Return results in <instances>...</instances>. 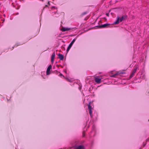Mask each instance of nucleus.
I'll use <instances>...</instances> for the list:
<instances>
[{
	"instance_id": "nucleus-9",
	"label": "nucleus",
	"mask_w": 149,
	"mask_h": 149,
	"mask_svg": "<svg viewBox=\"0 0 149 149\" xmlns=\"http://www.w3.org/2000/svg\"><path fill=\"white\" fill-rule=\"evenodd\" d=\"M108 25V24H103V25H102L101 26H99V27H100V28H101V27H105Z\"/></svg>"
},
{
	"instance_id": "nucleus-4",
	"label": "nucleus",
	"mask_w": 149,
	"mask_h": 149,
	"mask_svg": "<svg viewBox=\"0 0 149 149\" xmlns=\"http://www.w3.org/2000/svg\"><path fill=\"white\" fill-rule=\"evenodd\" d=\"M90 103H89L88 105V108L89 110V112L90 114V115L91 116V114L92 113V107L91 106H90Z\"/></svg>"
},
{
	"instance_id": "nucleus-13",
	"label": "nucleus",
	"mask_w": 149,
	"mask_h": 149,
	"mask_svg": "<svg viewBox=\"0 0 149 149\" xmlns=\"http://www.w3.org/2000/svg\"><path fill=\"white\" fill-rule=\"evenodd\" d=\"M107 16H108V15H108V14H107Z\"/></svg>"
},
{
	"instance_id": "nucleus-5",
	"label": "nucleus",
	"mask_w": 149,
	"mask_h": 149,
	"mask_svg": "<svg viewBox=\"0 0 149 149\" xmlns=\"http://www.w3.org/2000/svg\"><path fill=\"white\" fill-rule=\"evenodd\" d=\"M55 56V53H54L52 54V56H51V61L52 63H53L54 61V58Z\"/></svg>"
},
{
	"instance_id": "nucleus-1",
	"label": "nucleus",
	"mask_w": 149,
	"mask_h": 149,
	"mask_svg": "<svg viewBox=\"0 0 149 149\" xmlns=\"http://www.w3.org/2000/svg\"><path fill=\"white\" fill-rule=\"evenodd\" d=\"M75 39H74L71 42V43L69 44V46H68L67 49V52H68V51L70 50L73 44L74 43V42H75Z\"/></svg>"
},
{
	"instance_id": "nucleus-11",
	"label": "nucleus",
	"mask_w": 149,
	"mask_h": 149,
	"mask_svg": "<svg viewBox=\"0 0 149 149\" xmlns=\"http://www.w3.org/2000/svg\"><path fill=\"white\" fill-rule=\"evenodd\" d=\"M82 148V147L81 146H80L78 147L77 149H81Z\"/></svg>"
},
{
	"instance_id": "nucleus-2",
	"label": "nucleus",
	"mask_w": 149,
	"mask_h": 149,
	"mask_svg": "<svg viewBox=\"0 0 149 149\" xmlns=\"http://www.w3.org/2000/svg\"><path fill=\"white\" fill-rule=\"evenodd\" d=\"M52 68V66L51 65H49L48 67L47 71H46V74L47 75H49L50 73V70Z\"/></svg>"
},
{
	"instance_id": "nucleus-6",
	"label": "nucleus",
	"mask_w": 149,
	"mask_h": 149,
	"mask_svg": "<svg viewBox=\"0 0 149 149\" xmlns=\"http://www.w3.org/2000/svg\"><path fill=\"white\" fill-rule=\"evenodd\" d=\"M102 78H95V81L97 83H100L101 82V79Z\"/></svg>"
},
{
	"instance_id": "nucleus-3",
	"label": "nucleus",
	"mask_w": 149,
	"mask_h": 149,
	"mask_svg": "<svg viewBox=\"0 0 149 149\" xmlns=\"http://www.w3.org/2000/svg\"><path fill=\"white\" fill-rule=\"evenodd\" d=\"M70 30V28H65L63 27L61 29V30L63 31L64 32L66 31H68Z\"/></svg>"
},
{
	"instance_id": "nucleus-7",
	"label": "nucleus",
	"mask_w": 149,
	"mask_h": 149,
	"mask_svg": "<svg viewBox=\"0 0 149 149\" xmlns=\"http://www.w3.org/2000/svg\"><path fill=\"white\" fill-rule=\"evenodd\" d=\"M120 19L119 17H118L116 21L114 22L112 24H118L120 22Z\"/></svg>"
},
{
	"instance_id": "nucleus-10",
	"label": "nucleus",
	"mask_w": 149,
	"mask_h": 149,
	"mask_svg": "<svg viewBox=\"0 0 149 149\" xmlns=\"http://www.w3.org/2000/svg\"><path fill=\"white\" fill-rule=\"evenodd\" d=\"M124 16H122L120 19V22H121L122 21H123V19H124Z\"/></svg>"
},
{
	"instance_id": "nucleus-12",
	"label": "nucleus",
	"mask_w": 149,
	"mask_h": 149,
	"mask_svg": "<svg viewBox=\"0 0 149 149\" xmlns=\"http://www.w3.org/2000/svg\"><path fill=\"white\" fill-rule=\"evenodd\" d=\"M136 69H135V70H134V73L136 72Z\"/></svg>"
},
{
	"instance_id": "nucleus-8",
	"label": "nucleus",
	"mask_w": 149,
	"mask_h": 149,
	"mask_svg": "<svg viewBox=\"0 0 149 149\" xmlns=\"http://www.w3.org/2000/svg\"><path fill=\"white\" fill-rule=\"evenodd\" d=\"M58 56L60 60H62L63 59V55L61 54H58Z\"/></svg>"
}]
</instances>
